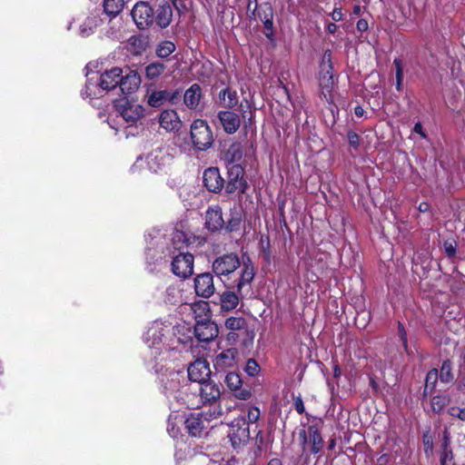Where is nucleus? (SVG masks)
Listing matches in <instances>:
<instances>
[{"mask_svg": "<svg viewBox=\"0 0 465 465\" xmlns=\"http://www.w3.org/2000/svg\"><path fill=\"white\" fill-rule=\"evenodd\" d=\"M99 25V19L95 16L87 17L80 26V35L87 37L94 33V28Z\"/></svg>", "mask_w": 465, "mask_h": 465, "instance_id": "nucleus-37", "label": "nucleus"}, {"mask_svg": "<svg viewBox=\"0 0 465 465\" xmlns=\"http://www.w3.org/2000/svg\"><path fill=\"white\" fill-rule=\"evenodd\" d=\"M418 209H419V211H420V213H426V212H428V211H429V209H430V205H429V203H426V202H422V203H420L419 204Z\"/></svg>", "mask_w": 465, "mask_h": 465, "instance_id": "nucleus-60", "label": "nucleus"}, {"mask_svg": "<svg viewBox=\"0 0 465 465\" xmlns=\"http://www.w3.org/2000/svg\"><path fill=\"white\" fill-rule=\"evenodd\" d=\"M331 18L335 22H339L342 19V12L340 8H334V10L331 13Z\"/></svg>", "mask_w": 465, "mask_h": 465, "instance_id": "nucleus-57", "label": "nucleus"}, {"mask_svg": "<svg viewBox=\"0 0 465 465\" xmlns=\"http://www.w3.org/2000/svg\"><path fill=\"white\" fill-rule=\"evenodd\" d=\"M173 21V8L171 4L164 2L160 5L153 16V22L162 29L168 27Z\"/></svg>", "mask_w": 465, "mask_h": 465, "instance_id": "nucleus-25", "label": "nucleus"}, {"mask_svg": "<svg viewBox=\"0 0 465 465\" xmlns=\"http://www.w3.org/2000/svg\"><path fill=\"white\" fill-rule=\"evenodd\" d=\"M134 22L140 30L149 28L153 24V10L143 1L134 5L131 12Z\"/></svg>", "mask_w": 465, "mask_h": 465, "instance_id": "nucleus-11", "label": "nucleus"}, {"mask_svg": "<svg viewBox=\"0 0 465 465\" xmlns=\"http://www.w3.org/2000/svg\"><path fill=\"white\" fill-rule=\"evenodd\" d=\"M354 114H356V116L361 117L364 114V109L361 106L358 105L354 108Z\"/></svg>", "mask_w": 465, "mask_h": 465, "instance_id": "nucleus-62", "label": "nucleus"}, {"mask_svg": "<svg viewBox=\"0 0 465 465\" xmlns=\"http://www.w3.org/2000/svg\"><path fill=\"white\" fill-rule=\"evenodd\" d=\"M228 438L234 449L241 448L248 441L250 438V430L245 418L234 419L232 421Z\"/></svg>", "mask_w": 465, "mask_h": 465, "instance_id": "nucleus-10", "label": "nucleus"}, {"mask_svg": "<svg viewBox=\"0 0 465 465\" xmlns=\"http://www.w3.org/2000/svg\"><path fill=\"white\" fill-rule=\"evenodd\" d=\"M123 70L119 67H113L106 70L100 76L99 86L103 91H108L119 86Z\"/></svg>", "mask_w": 465, "mask_h": 465, "instance_id": "nucleus-21", "label": "nucleus"}, {"mask_svg": "<svg viewBox=\"0 0 465 465\" xmlns=\"http://www.w3.org/2000/svg\"><path fill=\"white\" fill-rule=\"evenodd\" d=\"M191 139L195 148L200 151L207 150L213 143L211 127L206 121L194 120L191 125Z\"/></svg>", "mask_w": 465, "mask_h": 465, "instance_id": "nucleus-6", "label": "nucleus"}, {"mask_svg": "<svg viewBox=\"0 0 465 465\" xmlns=\"http://www.w3.org/2000/svg\"><path fill=\"white\" fill-rule=\"evenodd\" d=\"M398 335H399L405 350H407V348H408L407 332H406L403 325L401 322L398 323Z\"/></svg>", "mask_w": 465, "mask_h": 465, "instance_id": "nucleus-49", "label": "nucleus"}, {"mask_svg": "<svg viewBox=\"0 0 465 465\" xmlns=\"http://www.w3.org/2000/svg\"><path fill=\"white\" fill-rule=\"evenodd\" d=\"M141 84V76L136 71H129L125 75L121 74L119 87L123 94L134 93Z\"/></svg>", "mask_w": 465, "mask_h": 465, "instance_id": "nucleus-24", "label": "nucleus"}, {"mask_svg": "<svg viewBox=\"0 0 465 465\" xmlns=\"http://www.w3.org/2000/svg\"><path fill=\"white\" fill-rule=\"evenodd\" d=\"M439 377V371L436 369L430 370L426 376L425 390L432 391Z\"/></svg>", "mask_w": 465, "mask_h": 465, "instance_id": "nucleus-41", "label": "nucleus"}, {"mask_svg": "<svg viewBox=\"0 0 465 465\" xmlns=\"http://www.w3.org/2000/svg\"><path fill=\"white\" fill-rule=\"evenodd\" d=\"M93 78H88L85 84V91L82 93V95L91 96L93 94L95 95L96 94L93 92V87H96L95 84L92 83Z\"/></svg>", "mask_w": 465, "mask_h": 465, "instance_id": "nucleus-51", "label": "nucleus"}, {"mask_svg": "<svg viewBox=\"0 0 465 465\" xmlns=\"http://www.w3.org/2000/svg\"><path fill=\"white\" fill-rule=\"evenodd\" d=\"M224 382L235 398L248 400L252 396L251 390L243 387L241 376L237 372H229L224 378Z\"/></svg>", "mask_w": 465, "mask_h": 465, "instance_id": "nucleus-15", "label": "nucleus"}, {"mask_svg": "<svg viewBox=\"0 0 465 465\" xmlns=\"http://www.w3.org/2000/svg\"><path fill=\"white\" fill-rule=\"evenodd\" d=\"M442 451L440 454V465H453L452 463V451L450 449V439L447 432H444L443 442L441 444Z\"/></svg>", "mask_w": 465, "mask_h": 465, "instance_id": "nucleus-35", "label": "nucleus"}, {"mask_svg": "<svg viewBox=\"0 0 465 465\" xmlns=\"http://www.w3.org/2000/svg\"><path fill=\"white\" fill-rule=\"evenodd\" d=\"M163 243L164 241L160 235L152 238L145 250V259L149 265L156 264L163 259V252H160Z\"/></svg>", "mask_w": 465, "mask_h": 465, "instance_id": "nucleus-19", "label": "nucleus"}, {"mask_svg": "<svg viewBox=\"0 0 465 465\" xmlns=\"http://www.w3.org/2000/svg\"><path fill=\"white\" fill-rule=\"evenodd\" d=\"M423 443H424L425 452L427 454L431 453L432 452V440L430 439V437L424 436Z\"/></svg>", "mask_w": 465, "mask_h": 465, "instance_id": "nucleus-54", "label": "nucleus"}, {"mask_svg": "<svg viewBox=\"0 0 465 465\" xmlns=\"http://www.w3.org/2000/svg\"><path fill=\"white\" fill-rule=\"evenodd\" d=\"M444 250H445L446 254L449 257H452L456 253V248H455L454 244L450 242H444Z\"/></svg>", "mask_w": 465, "mask_h": 465, "instance_id": "nucleus-53", "label": "nucleus"}, {"mask_svg": "<svg viewBox=\"0 0 465 465\" xmlns=\"http://www.w3.org/2000/svg\"><path fill=\"white\" fill-rule=\"evenodd\" d=\"M259 17L264 23L266 20H272V9L271 6H265L259 12Z\"/></svg>", "mask_w": 465, "mask_h": 465, "instance_id": "nucleus-48", "label": "nucleus"}, {"mask_svg": "<svg viewBox=\"0 0 465 465\" xmlns=\"http://www.w3.org/2000/svg\"><path fill=\"white\" fill-rule=\"evenodd\" d=\"M268 465H281V461L277 459H272L270 460Z\"/></svg>", "mask_w": 465, "mask_h": 465, "instance_id": "nucleus-64", "label": "nucleus"}, {"mask_svg": "<svg viewBox=\"0 0 465 465\" xmlns=\"http://www.w3.org/2000/svg\"><path fill=\"white\" fill-rule=\"evenodd\" d=\"M451 370V362L450 361H443L440 371L439 373L440 381L449 383L453 380Z\"/></svg>", "mask_w": 465, "mask_h": 465, "instance_id": "nucleus-38", "label": "nucleus"}, {"mask_svg": "<svg viewBox=\"0 0 465 465\" xmlns=\"http://www.w3.org/2000/svg\"><path fill=\"white\" fill-rule=\"evenodd\" d=\"M193 256L189 253H179L172 262L173 272L181 277L187 278L193 272Z\"/></svg>", "mask_w": 465, "mask_h": 465, "instance_id": "nucleus-14", "label": "nucleus"}, {"mask_svg": "<svg viewBox=\"0 0 465 465\" xmlns=\"http://www.w3.org/2000/svg\"><path fill=\"white\" fill-rule=\"evenodd\" d=\"M357 28L359 31H366L368 29V23L367 21L361 19L357 22Z\"/></svg>", "mask_w": 465, "mask_h": 465, "instance_id": "nucleus-58", "label": "nucleus"}, {"mask_svg": "<svg viewBox=\"0 0 465 465\" xmlns=\"http://www.w3.org/2000/svg\"><path fill=\"white\" fill-rule=\"evenodd\" d=\"M218 118L224 132L229 134H235L241 125L239 115L232 111H221Z\"/></svg>", "mask_w": 465, "mask_h": 465, "instance_id": "nucleus-22", "label": "nucleus"}, {"mask_svg": "<svg viewBox=\"0 0 465 465\" xmlns=\"http://www.w3.org/2000/svg\"><path fill=\"white\" fill-rule=\"evenodd\" d=\"M245 321L242 317H230L225 321V327L231 331H237L243 328Z\"/></svg>", "mask_w": 465, "mask_h": 465, "instance_id": "nucleus-39", "label": "nucleus"}, {"mask_svg": "<svg viewBox=\"0 0 465 465\" xmlns=\"http://www.w3.org/2000/svg\"><path fill=\"white\" fill-rule=\"evenodd\" d=\"M116 113L130 126L136 125L145 115V108L136 101L126 98L114 103Z\"/></svg>", "mask_w": 465, "mask_h": 465, "instance_id": "nucleus-5", "label": "nucleus"}, {"mask_svg": "<svg viewBox=\"0 0 465 465\" xmlns=\"http://www.w3.org/2000/svg\"><path fill=\"white\" fill-rule=\"evenodd\" d=\"M240 108L242 110V116L243 119H245L247 117V114H249V122L251 123L252 122V112L251 110H249V112H247L246 110L243 109V104H241L240 105Z\"/></svg>", "mask_w": 465, "mask_h": 465, "instance_id": "nucleus-59", "label": "nucleus"}, {"mask_svg": "<svg viewBox=\"0 0 465 465\" xmlns=\"http://www.w3.org/2000/svg\"><path fill=\"white\" fill-rule=\"evenodd\" d=\"M203 184L209 192L218 193L224 186V180L216 167H210L203 172Z\"/></svg>", "mask_w": 465, "mask_h": 465, "instance_id": "nucleus-18", "label": "nucleus"}, {"mask_svg": "<svg viewBox=\"0 0 465 465\" xmlns=\"http://www.w3.org/2000/svg\"><path fill=\"white\" fill-rule=\"evenodd\" d=\"M294 407L299 414H302L305 411L303 401L301 398H297L294 401Z\"/></svg>", "mask_w": 465, "mask_h": 465, "instance_id": "nucleus-55", "label": "nucleus"}, {"mask_svg": "<svg viewBox=\"0 0 465 465\" xmlns=\"http://www.w3.org/2000/svg\"><path fill=\"white\" fill-rule=\"evenodd\" d=\"M245 371L250 376H255L260 371V366L253 359H249L245 365Z\"/></svg>", "mask_w": 465, "mask_h": 465, "instance_id": "nucleus-45", "label": "nucleus"}, {"mask_svg": "<svg viewBox=\"0 0 465 465\" xmlns=\"http://www.w3.org/2000/svg\"><path fill=\"white\" fill-rule=\"evenodd\" d=\"M176 49L175 44L169 40L159 43L155 49V54L160 58H167Z\"/></svg>", "mask_w": 465, "mask_h": 465, "instance_id": "nucleus-36", "label": "nucleus"}, {"mask_svg": "<svg viewBox=\"0 0 465 465\" xmlns=\"http://www.w3.org/2000/svg\"><path fill=\"white\" fill-rule=\"evenodd\" d=\"M219 100L223 106L227 109H232L238 104L237 93L235 90L226 87L219 93Z\"/></svg>", "mask_w": 465, "mask_h": 465, "instance_id": "nucleus-29", "label": "nucleus"}, {"mask_svg": "<svg viewBox=\"0 0 465 465\" xmlns=\"http://www.w3.org/2000/svg\"><path fill=\"white\" fill-rule=\"evenodd\" d=\"M165 69L166 65L160 61L150 63L148 65L145 66V76L149 80H155L163 74Z\"/></svg>", "mask_w": 465, "mask_h": 465, "instance_id": "nucleus-33", "label": "nucleus"}, {"mask_svg": "<svg viewBox=\"0 0 465 465\" xmlns=\"http://www.w3.org/2000/svg\"><path fill=\"white\" fill-rule=\"evenodd\" d=\"M331 54L329 50H327L322 56V63H321V71L319 73L320 74V87L322 90V94L323 97L329 101L331 98V93L333 86V79L332 74L331 73Z\"/></svg>", "mask_w": 465, "mask_h": 465, "instance_id": "nucleus-9", "label": "nucleus"}, {"mask_svg": "<svg viewBox=\"0 0 465 465\" xmlns=\"http://www.w3.org/2000/svg\"><path fill=\"white\" fill-rule=\"evenodd\" d=\"M299 437L302 440L303 452L306 451L307 448L312 454H317L322 450L323 440L321 432L315 426H310L308 430L300 431Z\"/></svg>", "mask_w": 465, "mask_h": 465, "instance_id": "nucleus-13", "label": "nucleus"}, {"mask_svg": "<svg viewBox=\"0 0 465 465\" xmlns=\"http://www.w3.org/2000/svg\"><path fill=\"white\" fill-rule=\"evenodd\" d=\"M166 299L165 302L170 303H175L177 302L178 291L175 287L170 286L166 289Z\"/></svg>", "mask_w": 465, "mask_h": 465, "instance_id": "nucleus-47", "label": "nucleus"}, {"mask_svg": "<svg viewBox=\"0 0 465 465\" xmlns=\"http://www.w3.org/2000/svg\"><path fill=\"white\" fill-rule=\"evenodd\" d=\"M413 130L415 133L420 134L421 136H425L422 132V125L420 123L415 124Z\"/></svg>", "mask_w": 465, "mask_h": 465, "instance_id": "nucleus-61", "label": "nucleus"}, {"mask_svg": "<svg viewBox=\"0 0 465 465\" xmlns=\"http://www.w3.org/2000/svg\"><path fill=\"white\" fill-rule=\"evenodd\" d=\"M348 140H349L350 144L352 147H354V148L358 147L360 137L356 133L349 132L348 133Z\"/></svg>", "mask_w": 465, "mask_h": 465, "instance_id": "nucleus-52", "label": "nucleus"}, {"mask_svg": "<svg viewBox=\"0 0 465 465\" xmlns=\"http://www.w3.org/2000/svg\"><path fill=\"white\" fill-rule=\"evenodd\" d=\"M195 293L203 298H210L215 292L213 276L211 272H203L194 278Z\"/></svg>", "mask_w": 465, "mask_h": 465, "instance_id": "nucleus-17", "label": "nucleus"}, {"mask_svg": "<svg viewBox=\"0 0 465 465\" xmlns=\"http://www.w3.org/2000/svg\"><path fill=\"white\" fill-rule=\"evenodd\" d=\"M213 273L228 288H236L241 292L244 286L250 285L255 275L254 265L247 255L242 260L236 253H225L215 258L212 263Z\"/></svg>", "mask_w": 465, "mask_h": 465, "instance_id": "nucleus-1", "label": "nucleus"}, {"mask_svg": "<svg viewBox=\"0 0 465 465\" xmlns=\"http://www.w3.org/2000/svg\"><path fill=\"white\" fill-rule=\"evenodd\" d=\"M241 221L242 220L238 215H232V217L227 221V223L224 222L223 228L228 232L237 231L240 227Z\"/></svg>", "mask_w": 465, "mask_h": 465, "instance_id": "nucleus-43", "label": "nucleus"}, {"mask_svg": "<svg viewBox=\"0 0 465 465\" xmlns=\"http://www.w3.org/2000/svg\"><path fill=\"white\" fill-rule=\"evenodd\" d=\"M264 25V35L267 38L272 39L273 37V22L272 20H266L263 23Z\"/></svg>", "mask_w": 465, "mask_h": 465, "instance_id": "nucleus-50", "label": "nucleus"}, {"mask_svg": "<svg viewBox=\"0 0 465 465\" xmlns=\"http://www.w3.org/2000/svg\"><path fill=\"white\" fill-rule=\"evenodd\" d=\"M193 312L196 314L197 311H201L204 313L203 319L198 320L200 315H196V324L194 326V334L198 341H210L217 337L219 333V330L217 325L209 320V309L208 303L205 302H202L196 303L193 306Z\"/></svg>", "mask_w": 465, "mask_h": 465, "instance_id": "nucleus-3", "label": "nucleus"}, {"mask_svg": "<svg viewBox=\"0 0 465 465\" xmlns=\"http://www.w3.org/2000/svg\"><path fill=\"white\" fill-rule=\"evenodd\" d=\"M430 403H431V408H432L433 411L436 413H439L446 406L447 399L444 396H440V395L434 396L431 399Z\"/></svg>", "mask_w": 465, "mask_h": 465, "instance_id": "nucleus-42", "label": "nucleus"}, {"mask_svg": "<svg viewBox=\"0 0 465 465\" xmlns=\"http://www.w3.org/2000/svg\"><path fill=\"white\" fill-rule=\"evenodd\" d=\"M168 100H171V95L168 91H153L152 94H149L147 98V103L152 107H159Z\"/></svg>", "mask_w": 465, "mask_h": 465, "instance_id": "nucleus-32", "label": "nucleus"}, {"mask_svg": "<svg viewBox=\"0 0 465 465\" xmlns=\"http://www.w3.org/2000/svg\"><path fill=\"white\" fill-rule=\"evenodd\" d=\"M211 370L207 361L197 359L188 367V377L198 384L210 381Z\"/></svg>", "mask_w": 465, "mask_h": 465, "instance_id": "nucleus-16", "label": "nucleus"}, {"mask_svg": "<svg viewBox=\"0 0 465 465\" xmlns=\"http://www.w3.org/2000/svg\"><path fill=\"white\" fill-rule=\"evenodd\" d=\"M243 157L242 145L240 143H233L230 145L224 154V162L226 166L232 164H241L240 162Z\"/></svg>", "mask_w": 465, "mask_h": 465, "instance_id": "nucleus-26", "label": "nucleus"}, {"mask_svg": "<svg viewBox=\"0 0 465 465\" xmlns=\"http://www.w3.org/2000/svg\"><path fill=\"white\" fill-rule=\"evenodd\" d=\"M260 414L261 413H260L259 408L254 407V406L249 407L247 410V415H246V417H244L247 425H249V423L256 422L260 418Z\"/></svg>", "mask_w": 465, "mask_h": 465, "instance_id": "nucleus-44", "label": "nucleus"}, {"mask_svg": "<svg viewBox=\"0 0 465 465\" xmlns=\"http://www.w3.org/2000/svg\"><path fill=\"white\" fill-rule=\"evenodd\" d=\"M172 159L173 156L169 153V149L167 147L159 146L148 153L144 159L139 157L137 163L144 161L151 172L158 173L169 165Z\"/></svg>", "mask_w": 465, "mask_h": 465, "instance_id": "nucleus-7", "label": "nucleus"}, {"mask_svg": "<svg viewBox=\"0 0 465 465\" xmlns=\"http://www.w3.org/2000/svg\"><path fill=\"white\" fill-rule=\"evenodd\" d=\"M171 324L160 321L153 322L143 335V341L156 358L162 352L174 348Z\"/></svg>", "mask_w": 465, "mask_h": 465, "instance_id": "nucleus-2", "label": "nucleus"}, {"mask_svg": "<svg viewBox=\"0 0 465 465\" xmlns=\"http://www.w3.org/2000/svg\"><path fill=\"white\" fill-rule=\"evenodd\" d=\"M167 431L172 438H176L178 436V430H176L174 425H173L171 420H168Z\"/></svg>", "mask_w": 465, "mask_h": 465, "instance_id": "nucleus-56", "label": "nucleus"}, {"mask_svg": "<svg viewBox=\"0 0 465 465\" xmlns=\"http://www.w3.org/2000/svg\"><path fill=\"white\" fill-rule=\"evenodd\" d=\"M237 351L233 348L225 350L215 357L214 366L216 369L223 370L232 367L234 363Z\"/></svg>", "mask_w": 465, "mask_h": 465, "instance_id": "nucleus-27", "label": "nucleus"}, {"mask_svg": "<svg viewBox=\"0 0 465 465\" xmlns=\"http://www.w3.org/2000/svg\"><path fill=\"white\" fill-rule=\"evenodd\" d=\"M202 96V89L199 84H193L189 89L186 90L183 102L185 105L191 109H194L198 106Z\"/></svg>", "mask_w": 465, "mask_h": 465, "instance_id": "nucleus-28", "label": "nucleus"}, {"mask_svg": "<svg viewBox=\"0 0 465 465\" xmlns=\"http://www.w3.org/2000/svg\"><path fill=\"white\" fill-rule=\"evenodd\" d=\"M393 64L395 65L396 69V89L398 91H401L402 80H403V68H402V63L401 59H394Z\"/></svg>", "mask_w": 465, "mask_h": 465, "instance_id": "nucleus-40", "label": "nucleus"}, {"mask_svg": "<svg viewBox=\"0 0 465 465\" xmlns=\"http://www.w3.org/2000/svg\"><path fill=\"white\" fill-rule=\"evenodd\" d=\"M185 429L188 433L193 437H197L201 434L203 425L201 418L191 415L184 420Z\"/></svg>", "mask_w": 465, "mask_h": 465, "instance_id": "nucleus-31", "label": "nucleus"}, {"mask_svg": "<svg viewBox=\"0 0 465 465\" xmlns=\"http://www.w3.org/2000/svg\"><path fill=\"white\" fill-rule=\"evenodd\" d=\"M228 182L225 190L228 193H244L248 184L244 179V169L242 164H232L227 167Z\"/></svg>", "mask_w": 465, "mask_h": 465, "instance_id": "nucleus-8", "label": "nucleus"}, {"mask_svg": "<svg viewBox=\"0 0 465 465\" xmlns=\"http://www.w3.org/2000/svg\"><path fill=\"white\" fill-rule=\"evenodd\" d=\"M238 304L239 296L234 292L227 291L221 295V306L223 311H232Z\"/></svg>", "mask_w": 465, "mask_h": 465, "instance_id": "nucleus-30", "label": "nucleus"}, {"mask_svg": "<svg viewBox=\"0 0 465 465\" xmlns=\"http://www.w3.org/2000/svg\"><path fill=\"white\" fill-rule=\"evenodd\" d=\"M124 5V0H104V11L109 17H115L122 12Z\"/></svg>", "mask_w": 465, "mask_h": 465, "instance_id": "nucleus-34", "label": "nucleus"}, {"mask_svg": "<svg viewBox=\"0 0 465 465\" xmlns=\"http://www.w3.org/2000/svg\"><path fill=\"white\" fill-rule=\"evenodd\" d=\"M198 390L203 403L213 405V411L205 413V419L213 420L220 417L223 413L221 405L217 403L222 393L220 385L210 380L199 384Z\"/></svg>", "mask_w": 465, "mask_h": 465, "instance_id": "nucleus-4", "label": "nucleus"}, {"mask_svg": "<svg viewBox=\"0 0 465 465\" xmlns=\"http://www.w3.org/2000/svg\"><path fill=\"white\" fill-rule=\"evenodd\" d=\"M337 30V25L334 23H329L327 25V31L330 34H334Z\"/></svg>", "mask_w": 465, "mask_h": 465, "instance_id": "nucleus-63", "label": "nucleus"}, {"mask_svg": "<svg viewBox=\"0 0 465 465\" xmlns=\"http://www.w3.org/2000/svg\"><path fill=\"white\" fill-rule=\"evenodd\" d=\"M159 124L167 132L179 131L182 122L174 110H164L159 115Z\"/></svg>", "mask_w": 465, "mask_h": 465, "instance_id": "nucleus-23", "label": "nucleus"}, {"mask_svg": "<svg viewBox=\"0 0 465 465\" xmlns=\"http://www.w3.org/2000/svg\"><path fill=\"white\" fill-rule=\"evenodd\" d=\"M448 413L452 417H457L460 420L465 421V407H450L448 410Z\"/></svg>", "mask_w": 465, "mask_h": 465, "instance_id": "nucleus-46", "label": "nucleus"}, {"mask_svg": "<svg viewBox=\"0 0 465 465\" xmlns=\"http://www.w3.org/2000/svg\"><path fill=\"white\" fill-rule=\"evenodd\" d=\"M224 220L219 205L210 206L205 213V227L208 231L217 232L223 228Z\"/></svg>", "mask_w": 465, "mask_h": 465, "instance_id": "nucleus-20", "label": "nucleus"}, {"mask_svg": "<svg viewBox=\"0 0 465 465\" xmlns=\"http://www.w3.org/2000/svg\"><path fill=\"white\" fill-rule=\"evenodd\" d=\"M162 390L163 392L167 397H173L178 401H182L183 403H186L185 399L182 397L181 391V376L178 372L171 371L168 374L164 375L162 380ZM183 390L186 388L183 387Z\"/></svg>", "mask_w": 465, "mask_h": 465, "instance_id": "nucleus-12", "label": "nucleus"}]
</instances>
